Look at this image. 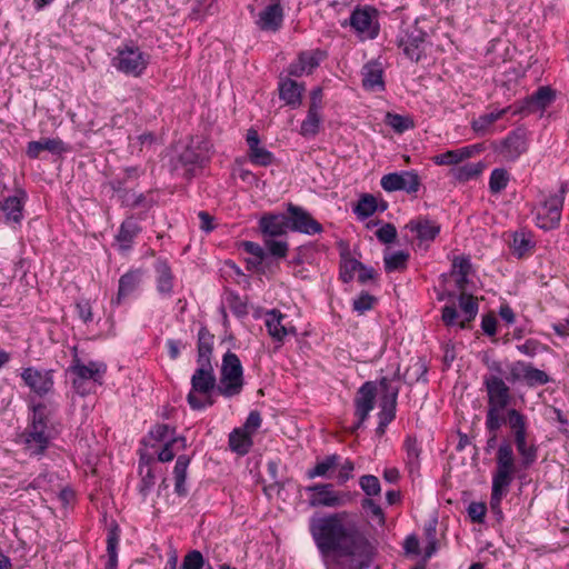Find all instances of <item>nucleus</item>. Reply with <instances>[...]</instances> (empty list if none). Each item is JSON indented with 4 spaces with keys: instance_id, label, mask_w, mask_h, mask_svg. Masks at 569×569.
<instances>
[{
    "instance_id": "nucleus-2",
    "label": "nucleus",
    "mask_w": 569,
    "mask_h": 569,
    "mask_svg": "<svg viewBox=\"0 0 569 569\" xmlns=\"http://www.w3.org/2000/svg\"><path fill=\"white\" fill-rule=\"evenodd\" d=\"M28 426L22 432V442L30 456H41L56 436L52 417L54 410L46 403L32 406Z\"/></svg>"
},
{
    "instance_id": "nucleus-8",
    "label": "nucleus",
    "mask_w": 569,
    "mask_h": 569,
    "mask_svg": "<svg viewBox=\"0 0 569 569\" xmlns=\"http://www.w3.org/2000/svg\"><path fill=\"white\" fill-rule=\"evenodd\" d=\"M349 24L361 40L376 39L380 30L377 9L370 6L356 7Z\"/></svg>"
},
{
    "instance_id": "nucleus-22",
    "label": "nucleus",
    "mask_w": 569,
    "mask_h": 569,
    "mask_svg": "<svg viewBox=\"0 0 569 569\" xmlns=\"http://www.w3.org/2000/svg\"><path fill=\"white\" fill-rule=\"evenodd\" d=\"M27 194L18 190L17 194L4 198L0 201V210L4 213L7 222L20 223L23 218V206Z\"/></svg>"
},
{
    "instance_id": "nucleus-53",
    "label": "nucleus",
    "mask_w": 569,
    "mask_h": 569,
    "mask_svg": "<svg viewBox=\"0 0 569 569\" xmlns=\"http://www.w3.org/2000/svg\"><path fill=\"white\" fill-rule=\"evenodd\" d=\"M263 246L267 251V254L282 259L287 257L289 251V244L284 240H276L274 238H263Z\"/></svg>"
},
{
    "instance_id": "nucleus-56",
    "label": "nucleus",
    "mask_w": 569,
    "mask_h": 569,
    "mask_svg": "<svg viewBox=\"0 0 569 569\" xmlns=\"http://www.w3.org/2000/svg\"><path fill=\"white\" fill-rule=\"evenodd\" d=\"M533 248V243L526 233H516L512 242L513 254L522 258Z\"/></svg>"
},
{
    "instance_id": "nucleus-9",
    "label": "nucleus",
    "mask_w": 569,
    "mask_h": 569,
    "mask_svg": "<svg viewBox=\"0 0 569 569\" xmlns=\"http://www.w3.org/2000/svg\"><path fill=\"white\" fill-rule=\"evenodd\" d=\"M306 490L311 492L308 503L312 508H339L349 501V495L335 490L333 485L330 482L316 483L307 487Z\"/></svg>"
},
{
    "instance_id": "nucleus-4",
    "label": "nucleus",
    "mask_w": 569,
    "mask_h": 569,
    "mask_svg": "<svg viewBox=\"0 0 569 569\" xmlns=\"http://www.w3.org/2000/svg\"><path fill=\"white\" fill-rule=\"evenodd\" d=\"M190 379L191 389L187 395V402L192 410H203L214 403L212 393L218 392V382L212 363H197Z\"/></svg>"
},
{
    "instance_id": "nucleus-6",
    "label": "nucleus",
    "mask_w": 569,
    "mask_h": 569,
    "mask_svg": "<svg viewBox=\"0 0 569 569\" xmlns=\"http://www.w3.org/2000/svg\"><path fill=\"white\" fill-rule=\"evenodd\" d=\"M244 385L243 368L239 357L227 351L222 357L218 393L224 398H232L241 393Z\"/></svg>"
},
{
    "instance_id": "nucleus-49",
    "label": "nucleus",
    "mask_w": 569,
    "mask_h": 569,
    "mask_svg": "<svg viewBox=\"0 0 569 569\" xmlns=\"http://www.w3.org/2000/svg\"><path fill=\"white\" fill-rule=\"evenodd\" d=\"M174 447H177V450L184 449L187 447L186 438L177 437L164 442L162 449L158 453V460L160 462L171 461L176 456Z\"/></svg>"
},
{
    "instance_id": "nucleus-39",
    "label": "nucleus",
    "mask_w": 569,
    "mask_h": 569,
    "mask_svg": "<svg viewBox=\"0 0 569 569\" xmlns=\"http://www.w3.org/2000/svg\"><path fill=\"white\" fill-rule=\"evenodd\" d=\"M397 399L398 390L380 397L378 419L382 425H389L396 418Z\"/></svg>"
},
{
    "instance_id": "nucleus-36",
    "label": "nucleus",
    "mask_w": 569,
    "mask_h": 569,
    "mask_svg": "<svg viewBox=\"0 0 569 569\" xmlns=\"http://www.w3.org/2000/svg\"><path fill=\"white\" fill-rule=\"evenodd\" d=\"M156 272L158 292L166 297L171 296L173 289V276L167 261H157Z\"/></svg>"
},
{
    "instance_id": "nucleus-3",
    "label": "nucleus",
    "mask_w": 569,
    "mask_h": 569,
    "mask_svg": "<svg viewBox=\"0 0 569 569\" xmlns=\"http://www.w3.org/2000/svg\"><path fill=\"white\" fill-rule=\"evenodd\" d=\"M517 472L516 457L510 441L503 440L496 453V470L492 475L490 508L501 517V500L508 493Z\"/></svg>"
},
{
    "instance_id": "nucleus-34",
    "label": "nucleus",
    "mask_w": 569,
    "mask_h": 569,
    "mask_svg": "<svg viewBox=\"0 0 569 569\" xmlns=\"http://www.w3.org/2000/svg\"><path fill=\"white\" fill-rule=\"evenodd\" d=\"M340 456L337 453L328 455L322 460L317 461L313 468L307 471V477L313 479L317 477L332 479V471L338 468Z\"/></svg>"
},
{
    "instance_id": "nucleus-10",
    "label": "nucleus",
    "mask_w": 569,
    "mask_h": 569,
    "mask_svg": "<svg viewBox=\"0 0 569 569\" xmlns=\"http://www.w3.org/2000/svg\"><path fill=\"white\" fill-rule=\"evenodd\" d=\"M529 148V133L526 128L519 127L510 131L495 150L507 161H516Z\"/></svg>"
},
{
    "instance_id": "nucleus-57",
    "label": "nucleus",
    "mask_w": 569,
    "mask_h": 569,
    "mask_svg": "<svg viewBox=\"0 0 569 569\" xmlns=\"http://www.w3.org/2000/svg\"><path fill=\"white\" fill-rule=\"evenodd\" d=\"M204 562H206L204 558L199 550H191L183 557L181 568L182 569H203Z\"/></svg>"
},
{
    "instance_id": "nucleus-47",
    "label": "nucleus",
    "mask_w": 569,
    "mask_h": 569,
    "mask_svg": "<svg viewBox=\"0 0 569 569\" xmlns=\"http://www.w3.org/2000/svg\"><path fill=\"white\" fill-rule=\"evenodd\" d=\"M378 210V201L372 194L366 193L361 196L356 208L355 213L360 219H367Z\"/></svg>"
},
{
    "instance_id": "nucleus-61",
    "label": "nucleus",
    "mask_w": 569,
    "mask_h": 569,
    "mask_svg": "<svg viewBox=\"0 0 569 569\" xmlns=\"http://www.w3.org/2000/svg\"><path fill=\"white\" fill-rule=\"evenodd\" d=\"M176 430L174 428H170L168 425H157L153 429L150 430V437L159 442H167L168 440L174 438Z\"/></svg>"
},
{
    "instance_id": "nucleus-37",
    "label": "nucleus",
    "mask_w": 569,
    "mask_h": 569,
    "mask_svg": "<svg viewBox=\"0 0 569 569\" xmlns=\"http://www.w3.org/2000/svg\"><path fill=\"white\" fill-rule=\"evenodd\" d=\"M189 463H190V458L186 455H181L178 457L174 468H173L174 492L179 497H186L188 495L186 479H187V470H188Z\"/></svg>"
},
{
    "instance_id": "nucleus-59",
    "label": "nucleus",
    "mask_w": 569,
    "mask_h": 569,
    "mask_svg": "<svg viewBox=\"0 0 569 569\" xmlns=\"http://www.w3.org/2000/svg\"><path fill=\"white\" fill-rule=\"evenodd\" d=\"M376 300L377 299L370 293L361 292L352 302L353 310L362 315L373 308Z\"/></svg>"
},
{
    "instance_id": "nucleus-7",
    "label": "nucleus",
    "mask_w": 569,
    "mask_h": 569,
    "mask_svg": "<svg viewBox=\"0 0 569 569\" xmlns=\"http://www.w3.org/2000/svg\"><path fill=\"white\" fill-rule=\"evenodd\" d=\"M149 63V56L138 47L126 44L118 49L113 67L126 74L140 76Z\"/></svg>"
},
{
    "instance_id": "nucleus-30",
    "label": "nucleus",
    "mask_w": 569,
    "mask_h": 569,
    "mask_svg": "<svg viewBox=\"0 0 569 569\" xmlns=\"http://www.w3.org/2000/svg\"><path fill=\"white\" fill-rule=\"evenodd\" d=\"M305 87L297 81L287 78L279 82V97L286 104L297 108L301 103V96Z\"/></svg>"
},
{
    "instance_id": "nucleus-12",
    "label": "nucleus",
    "mask_w": 569,
    "mask_h": 569,
    "mask_svg": "<svg viewBox=\"0 0 569 569\" xmlns=\"http://www.w3.org/2000/svg\"><path fill=\"white\" fill-rule=\"evenodd\" d=\"M380 184L388 192L402 190L407 193H415L419 190L420 178L416 171L392 172L385 174Z\"/></svg>"
},
{
    "instance_id": "nucleus-28",
    "label": "nucleus",
    "mask_w": 569,
    "mask_h": 569,
    "mask_svg": "<svg viewBox=\"0 0 569 569\" xmlns=\"http://www.w3.org/2000/svg\"><path fill=\"white\" fill-rule=\"evenodd\" d=\"M283 21V11L279 3L268 4L260 13L257 24L264 31H277Z\"/></svg>"
},
{
    "instance_id": "nucleus-26",
    "label": "nucleus",
    "mask_w": 569,
    "mask_h": 569,
    "mask_svg": "<svg viewBox=\"0 0 569 569\" xmlns=\"http://www.w3.org/2000/svg\"><path fill=\"white\" fill-rule=\"evenodd\" d=\"M142 272L139 269L129 270L119 279V288L116 298L111 300L113 306H120L122 300L138 289L141 282Z\"/></svg>"
},
{
    "instance_id": "nucleus-15",
    "label": "nucleus",
    "mask_w": 569,
    "mask_h": 569,
    "mask_svg": "<svg viewBox=\"0 0 569 569\" xmlns=\"http://www.w3.org/2000/svg\"><path fill=\"white\" fill-rule=\"evenodd\" d=\"M206 154L193 146H187L177 157L171 159V170L190 178L196 166H202Z\"/></svg>"
},
{
    "instance_id": "nucleus-58",
    "label": "nucleus",
    "mask_w": 569,
    "mask_h": 569,
    "mask_svg": "<svg viewBox=\"0 0 569 569\" xmlns=\"http://www.w3.org/2000/svg\"><path fill=\"white\" fill-rule=\"evenodd\" d=\"M359 485L367 496H378L381 491L379 479L372 475L362 476Z\"/></svg>"
},
{
    "instance_id": "nucleus-41",
    "label": "nucleus",
    "mask_w": 569,
    "mask_h": 569,
    "mask_svg": "<svg viewBox=\"0 0 569 569\" xmlns=\"http://www.w3.org/2000/svg\"><path fill=\"white\" fill-rule=\"evenodd\" d=\"M483 169L485 164L481 161L469 162L451 169V174L459 182H466L479 177Z\"/></svg>"
},
{
    "instance_id": "nucleus-11",
    "label": "nucleus",
    "mask_w": 569,
    "mask_h": 569,
    "mask_svg": "<svg viewBox=\"0 0 569 569\" xmlns=\"http://www.w3.org/2000/svg\"><path fill=\"white\" fill-rule=\"evenodd\" d=\"M288 228L292 232L308 236L321 233L323 228L305 208L289 202L287 204Z\"/></svg>"
},
{
    "instance_id": "nucleus-38",
    "label": "nucleus",
    "mask_w": 569,
    "mask_h": 569,
    "mask_svg": "<svg viewBox=\"0 0 569 569\" xmlns=\"http://www.w3.org/2000/svg\"><path fill=\"white\" fill-rule=\"evenodd\" d=\"M253 445L252 436L246 432L244 429L237 428L229 435V447L230 449L240 455H247Z\"/></svg>"
},
{
    "instance_id": "nucleus-14",
    "label": "nucleus",
    "mask_w": 569,
    "mask_h": 569,
    "mask_svg": "<svg viewBox=\"0 0 569 569\" xmlns=\"http://www.w3.org/2000/svg\"><path fill=\"white\" fill-rule=\"evenodd\" d=\"M483 386L486 387L488 397V407L506 409L511 400L509 386L501 377H483Z\"/></svg>"
},
{
    "instance_id": "nucleus-64",
    "label": "nucleus",
    "mask_w": 569,
    "mask_h": 569,
    "mask_svg": "<svg viewBox=\"0 0 569 569\" xmlns=\"http://www.w3.org/2000/svg\"><path fill=\"white\" fill-rule=\"evenodd\" d=\"M376 237L382 243H391L397 238V229L392 223H386L376 231Z\"/></svg>"
},
{
    "instance_id": "nucleus-50",
    "label": "nucleus",
    "mask_w": 569,
    "mask_h": 569,
    "mask_svg": "<svg viewBox=\"0 0 569 569\" xmlns=\"http://www.w3.org/2000/svg\"><path fill=\"white\" fill-rule=\"evenodd\" d=\"M118 543H119L118 528H114L109 531L108 538H107L108 561L106 563V569H117V567H118V553H117Z\"/></svg>"
},
{
    "instance_id": "nucleus-1",
    "label": "nucleus",
    "mask_w": 569,
    "mask_h": 569,
    "mask_svg": "<svg viewBox=\"0 0 569 569\" xmlns=\"http://www.w3.org/2000/svg\"><path fill=\"white\" fill-rule=\"evenodd\" d=\"M309 531L326 569H368L373 548L347 511L312 517Z\"/></svg>"
},
{
    "instance_id": "nucleus-5",
    "label": "nucleus",
    "mask_w": 569,
    "mask_h": 569,
    "mask_svg": "<svg viewBox=\"0 0 569 569\" xmlns=\"http://www.w3.org/2000/svg\"><path fill=\"white\" fill-rule=\"evenodd\" d=\"M69 371L73 375L72 388L78 395L84 397L93 392L97 386L103 383L107 365L102 361L84 363L76 357L69 367Z\"/></svg>"
},
{
    "instance_id": "nucleus-55",
    "label": "nucleus",
    "mask_w": 569,
    "mask_h": 569,
    "mask_svg": "<svg viewBox=\"0 0 569 569\" xmlns=\"http://www.w3.org/2000/svg\"><path fill=\"white\" fill-rule=\"evenodd\" d=\"M248 157L251 163L261 167H268L274 160L273 153L260 146L248 151Z\"/></svg>"
},
{
    "instance_id": "nucleus-17",
    "label": "nucleus",
    "mask_w": 569,
    "mask_h": 569,
    "mask_svg": "<svg viewBox=\"0 0 569 569\" xmlns=\"http://www.w3.org/2000/svg\"><path fill=\"white\" fill-rule=\"evenodd\" d=\"M264 325L270 337L279 343H282L287 336L296 335V329L290 325L287 316L277 309L266 313Z\"/></svg>"
},
{
    "instance_id": "nucleus-51",
    "label": "nucleus",
    "mask_w": 569,
    "mask_h": 569,
    "mask_svg": "<svg viewBox=\"0 0 569 569\" xmlns=\"http://www.w3.org/2000/svg\"><path fill=\"white\" fill-rule=\"evenodd\" d=\"M140 475H141V480L138 486V491L143 498H147L156 483V477H154V472H153L152 468L149 465H146V470H144L142 459L140 460Z\"/></svg>"
},
{
    "instance_id": "nucleus-44",
    "label": "nucleus",
    "mask_w": 569,
    "mask_h": 569,
    "mask_svg": "<svg viewBox=\"0 0 569 569\" xmlns=\"http://www.w3.org/2000/svg\"><path fill=\"white\" fill-rule=\"evenodd\" d=\"M409 253L403 250L386 253L383 257L385 269L387 272L403 270L407 267Z\"/></svg>"
},
{
    "instance_id": "nucleus-24",
    "label": "nucleus",
    "mask_w": 569,
    "mask_h": 569,
    "mask_svg": "<svg viewBox=\"0 0 569 569\" xmlns=\"http://www.w3.org/2000/svg\"><path fill=\"white\" fill-rule=\"evenodd\" d=\"M141 227L133 217L124 219L116 236L119 251H129L132 248L136 237L141 232Z\"/></svg>"
},
{
    "instance_id": "nucleus-32",
    "label": "nucleus",
    "mask_w": 569,
    "mask_h": 569,
    "mask_svg": "<svg viewBox=\"0 0 569 569\" xmlns=\"http://www.w3.org/2000/svg\"><path fill=\"white\" fill-rule=\"evenodd\" d=\"M400 46L403 48L405 54L412 61H419L425 52V33L418 31L417 33L407 34L401 39Z\"/></svg>"
},
{
    "instance_id": "nucleus-35",
    "label": "nucleus",
    "mask_w": 569,
    "mask_h": 569,
    "mask_svg": "<svg viewBox=\"0 0 569 569\" xmlns=\"http://www.w3.org/2000/svg\"><path fill=\"white\" fill-rule=\"evenodd\" d=\"M213 342L214 336L206 327H201L198 331L197 363H211Z\"/></svg>"
},
{
    "instance_id": "nucleus-27",
    "label": "nucleus",
    "mask_w": 569,
    "mask_h": 569,
    "mask_svg": "<svg viewBox=\"0 0 569 569\" xmlns=\"http://www.w3.org/2000/svg\"><path fill=\"white\" fill-rule=\"evenodd\" d=\"M518 455L521 458V466L527 469L533 465L538 458V447L530 442L528 431L512 436Z\"/></svg>"
},
{
    "instance_id": "nucleus-54",
    "label": "nucleus",
    "mask_w": 569,
    "mask_h": 569,
    "mask_svg": "<svg viewBox=\"0 0 569 569\" xmlns=\"http://www.w3.org/2000/svg\"><path fill=\"white\" fill-rule=\"evenodd\" d=\"M505 409L488 407L486 415V428L490 433H497L506 422V417L501 416Z\"/></svg>"
},
{
    "instance_id": "nucleus-20",
    "label": "nucleus",
    "mask_w": 569,
    "mask_h": 569,
    "mask_svg": "<svg viewBox=\"0 0 569 569\" xmlns=\"http://www.w3.org/2000/svg\"><path fill=\"white\" fill-rule=\"evenodd\" d=\"M259 229L263 238H276L289 231L287 214L268 212L259 219Z\"/></svg>"
},
{
    "instance_id": "nucleus-13",
    "label": "nucleus",
    "mask_w": 569,
    "mask_h": 569,
    "mask_svg": "<svg viewBox=\"0 0 569 569\" xmlns=\"http://www.w3.org/2000/svg\"><path fill=\"white\" fill-rule=\"evenodd\" d=\"M561 210L560 198H547L535 209L537 227L543 230L556 229L561 219Z\"/></svg>"
},
{
    "instance_id": "nucleus-43",
    "label": "nucleus",
    "mask_w": 569,
    "mask_h": 569,
    "mask_svg": "<svg viewBox=\"0 0 569 569\" xmlns=\"http://www.w3.org/2000/svg\"><path fill=\"white\" fill-rule=\"evenodd\" d=\"M459 307L465 316V320L459 323L461 328H466V322L473 320L478 313V301L472 295L461 292L459 296Z\"/></svg>"
},
{
    "instance_id": "nucleus-29",
    "label": "nucleus",
    "mask_w": 569,
    "mask_h": 569,
    "mask_svg": "<svg viewBox=\"0 0 569 569\" xmlns=\"http://www.w3.org/2000/svg\"><path fill=\"white\" fill-rule=\"evenodd\" d=\"M323 57V52L319 50L301 52L299 54L298 63L290 66L289 73L296 77H299L302 73L309 74L320 64Z\"/></svg>"
},
{
    "instance_id": "nucleus-63",
    "label": "nucleus",
    "mask_w": 569,
    "mask_h": 569,
    "mask_svg": "<svg viewBox=\"0 0 569 569\" xmlns=\"http://www.w3.org/2000/svg\"><path fill=\"white\" fill-rule=\"evenodd\" d=\"M243 250L256 258L258 264H262V261L267 257V251L264 246H260L259 243L252 241H244L242 243Z\"/></svg>"
},
{
    "instance_id": "nucleus-16",
    "label": "nucleus",
    "mask_w": 569,
    "mask_h": 569,
    "mask_svg": "<svg viewBox=\"0 0 569 569\" xmlns=\"http://www.w3.org/2000/svg\"><path fill=\"white\" fill-rule=\"evenodd\" d=\"M21 378L40 397L48 395L52 390L53 377L51 370H39L34 367H29L22 371Z\"/></svg>"
},
{
    "instance_id": "nucleus-18",
    "label": "nucleus",
    "mask_w": 569,
    "mask_h": 569,
    "mask_svg": "<svg viewBox=\"0 0 569 569\" xmlns=\"http://www.w3.org/2000/svg\"><path fill=\"white\" fill-rule=\"evenodd\" d=\"M377 397V386L373 381L365 382L359 389L355 398V415L360 418L363 423L371 410L375 408Z\"/></svg>"
},
{
    "instance_id": "nucleus-46",
    "label": "nucleus",
    "mask_w": 569,
    "mask_h": 569,
    "mask_svg": "<svg viewBox=\"0 0 569 569\" xmlns=\"http://www.w3.org/2000/svg\"><path fill=\"white\" fill-rule=\"evenodd\" d=\"M385 122L391 127L395 132L403 133L415 127V122L410 117L401 116L398 113L387 112L385 116Z\"/></svg>"
},
{
    "instance_id": "nucleus-23",
    "label": "nucleus",
    "mask_w": 569,
    "mask_h": 569,
    "mask_svg": "<svg viewBox=\"0 0 569 569\" xmlns=\"http://www.w3.org/2000/svg\"><path fill=\"white\" fill-rule=\"evenodd\" d=\"M69 150L68 146L59 138H44L38 141H30L27 146V156L37 159L41 151L52 154H61Z\"/></svg>"
},
{
    "instance_id": "nucleus-48",
    "label": "nucleus",
    "mask_w": 569,
    "mask_h": 569,
    "mask_svg": "<svg viewBox=\"0 0 569 569\" xmlns=\"http://www.w3.org/2000/svg\"><path fill=\"white\" fill-rule=\"evenodd\" d=\"M510 174L503 168H496L491 171L489 178V190L491 193H500L509 183Z\"/></svg>"
},
{
    "instance_id": "nucleus-31",
    "label": "nucleus",
    "mask_w": 569,
    "mask_h": 569,
    "mask_svg": "<svg viewBox=\"0 0 569 569\" xmlns=\"http://www.w3.org/2000/svg\"><path fill=\"white\" fill-rule=\"evenodd\" d=\"M403 450L406 452V467L411 476L416 475L420 470V455L421 446L413 436H407L403 442Z\"/></svg>"
},
{
    "instance_id": "nucleus-25",
    "label": "nucleus",
    "mask_w": 569,
    "mask_h": 569,
    "mask_svg": "<svg viewBox=\"0 0 569 569\" xmlns=\"http://www.w3.org/2000/svg\"><path fill=\"white\" fill-rule=\"evenodd\" d=\"M362 87L371 91L385 90L383 69L380 62L370 61L366 63L361 71Z\"/></svg>"
},
{
    "instance_id": "nucleus-45",
    "label": "nucleus",
    "mask_w": 569,
    "mask_h": 569,
    "mask_svg": "<svg viewBox=\"0 0 569 569\" xmlns=\"http://www.w3.org/2000/svg\"><path fill=\"white\" fill-rule=\"evenodd\" d=\"M505 423L509 426L512 436L528 431L527 417L517 409L507 410Z\"/></svg>"
},
{
    "instance_id": "nucleus-62",
    "label": "nucleus",
    "mask_w": 569,
    "mask_h": 569,
    "mask_svg": "<svg viewBox=\"0 0 569 569\" xmlns=\"http://www.w3.org/2000/svg\"><path fill=\"white\" fill-rule=\"evenodd\" d=\"M338 473L336 480L338 485H345L353 477L355 465L351 460L347 459L343 462L339 461Z\"/></svg>"
},
{
    "instance_id": "nucleus-60",
    "label": "nucleus",
    "mask_w": 569,
    "mask_h": 569,
    "mask_svg": "<svg viewBox=\"0 0 569 569\" xmlns=\"http://www.w3.org/2000/svg\"><path fill=\"white\" fill-rule=\"evenodd\" d=\"M359 267H361V262L357 259L349 258L347 259L340 269V279L348 283L353 279L355 272L359 270Z\"/></svg>"
},
{
    "instance_id": "nucleus-52",
    "label": "nucleus",
    "mask_w": 569,
    "mask_h": 569,
    "mask_svg": "<svg viewBox=\"0 0 569 569\" xmlns=\"http://www.w3.org/2000/svg\"><path fill=\"white\" fill-rule=\"evenodd\" d=\"M523 380L529 387H537L547 385L550 381V378L545 371L535 368L530 363H526Z\"/></svg>"
},
{
    "instance_id": "nucleus-21",
    "label": "nucleus",
    "mask_w": 569,
    "mask_h": 569,
    "mask_svg": "<svg viewBox=\"0 0 569 569\" xmlns=\"http://www.w3.org/2000/svg\"><path fill=\"white\" fill-rule=\"evenodd\" d=\"M406 228L413 232L420 244H429L440 233V224L428 218L419 217L410 220Z\"/></svg>"
},
{
    "instance_id": "nucleus-33",
    "label": "nucleus",
    "mask_w": 569,
    "mask_h": 569,
    "mask_svg": "<svg viewBox=\"0 0 569 569\" xmlns=\"http://www.w3.org/2000/svg\"><path fill=\"white\" fill-rule=\"evenodd\" d=\"M477 150L476 146L462 147L460 149L448 150L443 153L432 157V161L438 166L458 164L465 159L470 158Z\"/></svg>"
},
{
    "instance_id": "nucleus-42",
    "label": "nucleus",
    "mask_w": 569,
    "mask_h": 569,
    "mask_svg": "<svg viewBox=\"0 0 569 569\" xmlns=\"http://www.w3.org/2000/svg\"><path fill=\"white\" fill-rule=\"evenodd\" d=\"M322 121L321 110L308 109L306 119L301 122L300 133L303 137H315Z\"/></svg>"
},
{
    "instance_id": "nucleus-40",
    "label": "nucleus",
    "mask_w": 569,
    "mask_h": 569,
    "mask_svg": "<svg viewBox=\"0 0 569 569\" xmlns=\"http://www.w3.org/2000/svg\"><path fill=\"white\" fill-rule=\"evenodd\" d=\"M511 108L507 107L498 111L488 112L479 116L471 122L472 130L480 136L488 132L489 128L499 119H501Z\"/></svg>"
},
{
    "instance_id": "nucleus-19",
    "label": "nucleus",
    "mask_w": 569,
    "mask_h": 569,
    "mask_svg": "<svg viewBox=\"0 0 569 569\" xmlns=\"http://www.w3.org/2000/svg\"><path fill=\"white\" fill-rule=\"evenodd\" d=\"M556 99V91L550 87H540L538 90L528 97L522 106L516 110H513V114L522 113V112H536L543 111L547 107H549Z\"/></svg>"
}]
</instances>
